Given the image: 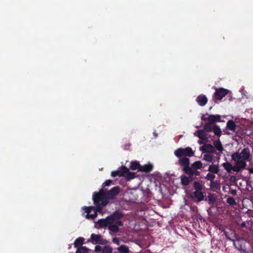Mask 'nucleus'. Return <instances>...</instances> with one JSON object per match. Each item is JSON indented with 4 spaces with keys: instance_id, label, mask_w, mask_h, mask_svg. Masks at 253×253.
Here are the masks:
<instances>
[{
    "instance_id": "42",
    "label": "nucleus",
    "mask_w": 253,
    "mask_h": 253,
    "mask_svg": "<svg viewBox=\"0 0 253 253\" xmlns=\"http://www.w3.org/2000/svg\"><path fill=\"white\" fill-rule=\"evenodd\" d=\"M230 193L232 195H236L237 194V191L235 189H230L229 190Z\"/></svg>"
},
{
    "instance_id": "7",
    "label": "nucleus",
    "mask_w": 253,
    "mask_h": 253,
    "mask_svg": "<svg viewBox=\"0 0 253 253\" xmlns=\"http://www.w3.org/2000/svg\"><path fill=\"white\" fill-rule=\"evenodd\" d=\"M202 121L209 122L213 124L216 122H223V121L221 120V116L219 115H210L208 117H206L203 115L201 117Z\"/></svg>"
},
{
    "instance_id": "47",
    "label": "nucleus",
    "mask_w": 253,
    "mask_h": 253,
    "mask_svg": "<svg viewBox=\"0 0 253 253\" xmlns=\"http://www.w3.org/2000/svg\"><path fill=\"white\" fill-rule=\"evenodd\" d=\"M224 131L225 132V133L227 134H230V132H227V131H225V130H224Z\"/></svg>"
},
{
    "instance_id": "44",
    "label": "nucleus",
    "mask_w": 253,
    "mask_h": 253,
    "mask_svg": "<svg viewBox=\"0 0 253 253\" xmlns=\"http://www.w3.org/2000/svg\"><path fill=\"white\" fill-rule=\"evenodd\" d=\"M241 225V227H245L246 225V223L245 222H243V223H242Z\"/></svg>"
},
{
    "instance_id": "27",
    "label": "nucleus",
    "mask_w": 253,
    "mask_h": 253,
    "mask_svg": "<svg viewBox=\"0 0 253 253\" xmlns=\"http://www.w3.org/2000/svg\"><path fill=\"white\" fill-rule=\"evenodd\" d=\"M101 236L100 235H96L92 234L90 236V239L92 242H95L96 244H98Z\"/></svg>"
},
{
    "instance_id": "5",
    "label": "nucleus",
    "mask_w": 253,
    "mask_h": 253,
    "mask_svg": "<svg viewBox=\"0 0 253 253\" xmlns=\"http://www.w3.org/2000/svg\"><path fill=\"white\" fill-rule=\"evenodd\" d=\"M174 154L180 160L182 157H192L194 154V152L191 147H188L185 148H179L174 151Z\"/></svg>"
},
{
    "instance_id": "36",
    "label": "nucleus",
    "mask_w": 253,
    "mask_h": 253,
    "mask_svg": "<svg viewBox=\"0 0 253 253\" xmlns=\"http://www.w3.org/2000/svg\"><path fill=\"white\" fill-rule=\"evenodd\" d=\"M113 181L110 179L106 180L103 184H102V187L104 188L106 186H109L111 185V184L112 183Z\"/></svg>"
},
{
    "instance_id": "6",
    "label": "nucleus",
    "mask_w": 253,
    "mask_h": 253,
    "mask_svg": "<svg viewBox=\"0 0 253 253\" xmlns=\"http://www.w3.org/2000/svg\"><path fill=\"white\" fill-rule=\"evenodd\" d=\"M236 163L234 166H232L230 163L226 162L222 164V166L224 167V169L228 172H231L232 170L239 172L243 170L242 166L243 165L245 166L244 164L242 161L241 162H235Z\"/></svg>"
},
{
    "instance_id": "17",
    "label": "nucleus",
    "mask_w": 253,
    "mask_h": 253,
    "mask_svg": "<svg viewBox=\"0 0 253 253\" xmlns=\"http://www.w3.org/2000/svg\"><path fill=\"white\" fill-rule=\"evenodd\" d=\"M181 184L183 186H187L190 182V177L185 175H181L180 176Z\"/></svg>"
},
{
    "instance_id": "38",
    "label": "nucleus",
    "mask_w": 253,
    "mask_h": 253,
    "mask_svg": "<svg viewBox=\"0 0 253 253\" xmlns=\"http://www.w3.org/2000/svg\"><path fill=\"white\" fill-rule=\"evenodd\" d=\"M108 242L106 240L101 238L98 244L105 245L107 244Z\"/></svg>"
},
{
    "instance_id": "39",
    "label": "nucleus",
    "mask_w": 253,
    "mask_h": 253,
    "mask_svg": "<svg viewBox=\"0 0 253 253\" xmlns=\"http://www.w3.org/2000/svg\"><path fill=\"white\" fill-rule=\"evenodd\" d=\"M102 247L100 245H96L95 247L94 251L95 253H99L100 251H102Z\"/></svg>"
},
{
    "instance_id": "20",
    "label": "nucleus",
    "mask_w": 253,
    "mask_h": 253,
    "mask_svg": "<svg viewBox=\"0 0 253 253\" xmlns=\"http://www.w3.org/2000/svg\"><path fill=\"white\" fill-rule=\"evenodd\" d=\"M203 167V164L201 161H196L193 163L190 167L192 169L197 170Z\"/></svg>"
},
{
    "instance_id": "31",
    "label": "nucleus",
    "mask_w": 253,
    "mask_h": 253,
    "mask_svg": "<svg viewBox=\"0 0 253 253\" xmlns=\"http://www.w3.org/2000/svg\"><path fill=\"white\" fill-rule=\"evenodd\" d=\"M210 187L212 189H217L219 188V185L216 181L213 180L210 182Z\"/></svg>"
},
{
    "instance_id": "29",
    "label": "nucleus",
    "mask_w": 253,
    "mask_h": 253,
    "mask_svg": "<svg viewBox=\"0 0 253 253\" xmlns=\"http://www.w3.org/2000/svg\"><path fill=\"white\" fill-rule=\"evenodd\" d=\"M208 198L209 204H212L216 200V198L214 194H209L208 196Z\"/></svg>"
},
{
    "instance_id": "32",
    "label": "nucleus",
    "mask_w": 253,
    "mask_h": 253,
    "mask_svg": "<svg viewBox=\"0 0 253 253\" xmlns=\"http://www.w3.org/2000/svg\"><path fill=\"white\" fill-rule=\"evenodd\" d=\"M215 177V175H214V173L212 172H209L208 173L207 175L205 177V178L208 180H210V182L214 180V179Z\"/></svg>"
},
{
    "instance_id": "26",
    "label": "nucleus",
    "mask_w": 253,
    "mask_h": 253,
    "mask_svg": "<svg viewBox=\"0 0 253 253\" xmlns=\"http://www.w3.org/2000/svg\"><path fill=\"white\" fill-rule=\"evenodd\" d=\"M117 250L120 253H128L129 249L126 245H122L117 248Z\"/></svg>"
},
{
    "instance_id": "8",
    "label": "nucleus",
    "mask_w": 253,
    "mask_h": 253,
    "mask_svg": "<svg viewBox=\"0 0 253 253\" xmlns=\"http://www.w3.org/2000/svg\"><path fill=\"white\" fill-rule=\"evenodd\" d=\"M229 92V90L223 88H215V92L213 95L215 100H221Z\"/></svg>"
},
{
    "instance_id": "45",
    "label": "nucleus",
    "mask_w": 253,
    "mask_h": 253,
    "mask_svg": "<svg viewBox=\"0 0 253 253\" xmlns=\"http://www.w3.org/2000/svg\"><path fill=\"white\" fill-rule=\"evenodd\" d=\"M202 140H199V143L200 144H203V143H204V142H203V141Z\"/></svg>"
},
{
    "instance_id": "16",
    "label": "nucleus",
    "mask_w": 253,
    "mask_h": 253,
    "mask_svg": "<svg viewBox=\"0 0 253 253\" xmlns=\"http://www.w3.org/2000/svg\"><path fill=\"white\" fill-rule=\"evenodd\" d=\"M140 165L139 162L138 161H132L130 163V166L129 169L131 170H136L137 169L139 171V169H140Z\"/></svg>"
},
{
    "instance_id": "1",
    "label": "nucleus",
    "mask_w": 253,
    "mask_h": 253,
    "mask_svg": "<svg viewBox=\"0 0 253 253\" xmlns=\"http://www.w3.org/2000/svg\"><path fill=\"white\" fill-rule=\"evenodd\" d=\"M120 192L119 186H115L107 192L102 189L99 192H95L93 194L92 200L95 207H84L83 210L86 212L85 217L87 219H93L97 216V212L102 213L103 208L106 206L110 200H114Z\"/></svg>"
},
{
    "instance_id": "37",
    "label": "nucleus",
    "mask_w": 253,
    "mask_h": 253,
    "mask_svg": "<svg viewBox=\"0 0 253 253\" xmlns=\"http://www.w3.org/2000/svg\"><path fill=\"white\" fill-rule=\"evenodd\" d=\"M126 173H127V176L129 179H133L135 177V173L133 172H129L128 171V172H126Z\"/></svg>"
},
{
    "instance_id": "23",
    "label": "nucleus",
    "mask_w": 253,
    "mask_h": 253,
    "mask_svg": "<svg viewBox=\"0 0 253 253\" xmlns=\"http://www.w3.org/2000/svg\"><path fill=\"white\" fill-rule=\"evenodd\" d=\"M212 131L213 132L214 134L218 137H220L221 135V131L219 126L217 125H214L213 126V129Z\"/></svg>"
},
{
    "instance_id": "25",
    "label": "nucleus",
    "mask_w": 253,
    "mask_h": 253,
    "mask_svg": "<svg viewBox=\"0 0 253 253\" xmlns=\"http://www.w3.org/2000/svg\"><path fill=\"white\" fill-rule=\"evenodd\" d=\"M84 239L83 237H79L76 239L74 243L75 247L77 248L82 246L84 244Z\"/></svg>"
},
{
    "instance_id": "40",
    "label": "nucleus",
    "mask_w": 253,
    "mask_h": 253,
    "mask_svg": "<svg viewBox=\"0 0 253 253\" xmlns=\"http://www.w3.org/2000/svg\"><path fill=\"white\" fill-rule=\"evenodd\" d=\"M230 181L235 182L237 181L236 177L234 175H231L230 177Z\"/></svg>"
},
{
    "instance_id": "48",
    "label": "nucleus",
    "mask_w": 253,
    "mask_h": 253,
    "mask_svg": "<svg viewBox=\"0 0 253 253\" xmlns=\"http://www.w3.org/2000/svg\"><path fill=\"white\" fill-rule=\"evenodd\" d=\"M252 253H253V252Z\"/></svg>"
},
{
    "instance_id": "4",
    "label": "nucleus",
    "mask_w": 253,
    "mask_h": 253,
    "mask_svg": "<svg viewBox=\"0 0 253 253\" xmlns=\"http://www.w3.org/2000/svg\"><path fill=\"white\" fill-rule=\"evenodd\" d=\"M124 216L123 212L120 210H117L112 214L108 216L110 224L116 223L118 225L123 226V222L120 219Z\"/></svg>"
},
{
    "instance_id": "28",
    "label": "nucleus",
    "mask_w": 253,
    "mask_h": 253,
    "mask_svg": "<svg viewBox=\"0 0 253 253\" xmlns=\"http://www.w3.org/2000/svg\"><path fill=\"white\" fill-rule=\"evenodd\" d=\"M193 187L195 191H202L203 185L199 181H195L193 184Z\"/></svg>"
},
{
    "instance_id": "21",
    "label": "nucleus",
    "mask_w": 253,
    "mask_h": 253,
    "mask_svg": "<svg viewBox=\"0 0 253 253\" xmlns=\"http://www.w3.org/2000/svg\"><path fill=\"white\" fill-rule=\"evenodd\" d=\"M214 147L211 144H206L204 152L209 153H213L214 152Z\"/></svg>"
},
{
    "instance_id": "43",
    "label": "nucleus",
    "mask_w": 253,
    "mask_h": 253,
    "mask_svg": "<svg viewBox=\"0 0 253 253\" xmlns=\"http://www.w3.org/2000/svg\"><path fill=\"white\" fill-rule=\"evenodd\" d=\"M249 171L250 173L253 174V168H250L249 169Z\"/></svg>"
},
{
    "instance_id": "15",
    "label": "nucleus",
    "mask_w": 253,
    "mask_h": 253,
    "mask_svg": "<svg viewBox=\"0 0 253 253\" xmlns=\"http://www.w3.org/2000/svg\"><path fill=\"white\" fill-rule=\"evenodd\" d=\"M206 132L203 129L198 130L196 132L197 133V136L200 139L206 141L207 140V136Z\"/></svg>"
},
{
    "instance_id": "35",
    "label": "nucleus",
    "mask_w": 253,
    "mask_h": 253,
    "mask_svg": "<svg viewBox=\"0 0 253 253\" xmlns=\"http://www.w3.org/2000/svg\"><path fill=\"white\" fill-rule=\"evenodd\" d=\"M213 159V157L210 154H205L204 156V160L206 161L211 162Z\"/></svg>"
},
{
    "instance_id": "14",
    "label": "nucleus",
    "mask_w": 253,
    "mask_h": 253,
    "mask_svg": "<svg viewBox=\"0 0 253 253\" xmlns=\"http://www.w3.org/2000/svg\"><path fill=\"white\" fill-rule=\"evenodd\" d=\"M153 168V165L150 163L146 164L144 166L140 165V169H139V171L149 172L152 170Z\"/></svg>"
},
{
    "instance_id": "22",
    "label": "nucleus",
    "mask_w": 253,
    "mask_h": 253,
    "mask_svg": "<svg viewBox=\"0 0 253 253\" xmlns=\"http://www.w3.org/2000/svg\"><path fill=\"white\" fill-rule=\"evenodd\" d=\"M213 125H212V124L208 122L205 124L203 130L206 132H211L213 129Z\"/></svg>"
},
{
    "instance_id": "13",
    "label": "nucleus",
    "mask_w": 253,
    "mask_h": 253,
    "mask_svg": "<svg viewBox=\"0 0 253 253\" xmlns=\"http://www.w3.org/2000/svg\"><path fill=\"white\" fill-rule=\"evenodd\" d=\"M192 198H195L198 202H201L204 199V193L202 191H195L192 195Z\"/></svg>"
},
{
    "instance_id": "33",
    "label": "nucleus",
    "mask_w": 253,
    "mask_h": 253,
    "mask_svg": "<svg viewBox=\"0 0 253 253\" xmlns=\"http://www.w3.org/2000/svg\"><path fill=\"white\" fill-rule=\"evenodd\" d=\"M88 249L85 247H81L78 248L76 253H87Z\"/></svg>"
},
{
    "instance_id": "30",
    "label": "nucleus",
    "mask_w": 253,
    "mask_h": 253,
    "mask_svg": "<svg viewBox=\"0 0 253 253\" xmlns=\"http://www.w3.org/2000/svg\"><path fill=\"white\" fill-rule=\"evenodd\" d=\"M113 248L110 245L104 246L102 250V253H112Z\"/></svg>"
},
{
    "instance_id": "46",
    "label": "nucleus",
    "mask_w": 253,
    "mask_h": 253,
    "mask_svg": "<svg viewBox=\"0 0 253 253\" xmlns=\"http://www.w3.org/2000/svg\"><path fill=\"white\" fill-rule=\"evenodd\" d=\"M192 176H190V175H189V177H190V182H191V181H192L194 179V178H193V177Z\"/></svg>"
},
{
    "instance_id": "11",
    "label": "nucleus",
    "mask_w": 253,
    "mask_h": 253,
    "mask_svg": "<svg viewBox=\"0 0 253 253\" xmlns=\"http://www.w3.org/2000/svg\"><path fill=\"white\" fill-rule=\"evenodd\" d=\"M237 127L238 126L232 120H229L226 123V129H229L233 132H236V130Z\"/></svg>"
},
{
    "instance_id": "2",
    "label": "nucleus",
    "mask_w": 253,
    "mask_h": 253,
    "mask_svg": "<svg viewBox=\"0 0 253 253\" xmlns=\"http://www.w3.org/2000/svg\"><path fill=\"white\" fill-rule=\"evenodd\" d=\"M232 160L234 162L242 161L245 165H243L242 169H245L247 166V162H250L252 160V156L249 147L243 149L240 152H236L231 155Z\"/></svg>"
},
{
    "instance_id": "9",
    "label": "nucleus",
    "mask_w": 253,
    "mask_h": 253,
    "mask_svg": "<svg viewBox=\"0 0 253 253\" xmlns=\"http://www.w3.org/2000/svg\"><path fill=\"white\" fill-rule=\"evenodd\" d=\"M128 172V169L125 166H122L121 167V170H118L113 171L111 172V176L115 177L116 176H123L126 174V172Z\"/></svg>"
},
{
    "instance_id": "18",
    "label": "nucleus",
    "mask_w": 253,
    "mask_h": 253,
    "mask_svg": "<svg viewBox=\"0 0 253 253\" xmlns=\"http://www.w3.org/2000/svg\"><path fill=\"white\" fill-rule=\"evenodd\" d=\"M109 226L108 227V229L114 233H117L119 231V226H120V225H118L116 223H111L109 224Z\"/></svg>"
},
{
    "instance_id": "41",
    "label": "nucleus",
    "mask_w": 253,
    "mask_h": 253,
    "mask_svg": "<svg viewBox=\"0 0 253 253\" xmlns=\"http://www.w3.org/2000/svg\"><path fill=\"white\" fill-rule=\"evenodd\" d=\"M113 242L117 245L120 244V241L117 238H114L113 239Z\"/></svg>"
},
{
    "instance_id": "34",
    "label": "nucleus",
    "mask_w": 253,
    "mask_h": 253,
    "mask_svg": "<svg viewBox=\"0 0 253 253\" xmlns=\"http://www.w3.org/2000/svg\"><path fill=\"white\" fill-rule=\"evenodd\" d=\"M227 203L230 206H234L236 205V202L234 198L232 197H229L227 198Z\"/></svg>"
},
{
    "instance_id": "24",
    "label": "nucleus",
    "mask_w": 253,
    "mask_h": 253,
    "mask_svg": "<svg viewBox=\"0 0 253 253\" xmlns=\"http://www.w3.org/2000/svg\"><path fill=\"white\" fill-rule=\"evenodd\" d=\"M209 171L213 173H217L219 172V169L218 166L212 164L210 166Z\"/></svg>"
},
{
    "instance_id": "10",
    "label": "nucleus",
    "mask_w": 253,
    "mask_h": 253,
    "mask_svg": "<svg viewBox=\"0 0 253 253\" xmlns=\"http://www.w3.org/2000/svg\"><path fill=\"white\" fill-rule=\"evenodd\" d=\"M110 224V222L109 219H108V216L104 219H99L97 222L95 223V227L97 229H100L101 228H103L106 227Z\"/></svg>"
},
{
    "instance_id": "19",
    "label": "nucleus",
    "mask_w": 253,
    "mask_h": 253,
    "mask_svg": "<svg viewBox=\"0 0 253 253\" xmlns=\"http://www.w3.org/2000/svg\"><path fill=\"white\" fill-rule=\"evenodd\" d=\"M213 147H215L217 150H218L220 152H221L223 151V146L219 139L215 140L213 142Z\"/></svg>"
},
{
    "instance_id": "12",
    "label": "nucleus",
    "mask_w": 253,
    "mask_h": 253,
    "mask_svg": "<svg viewBox=\"0 0 253 253\" xmlns=\"http://www.w3.org/2000/svg\"><path fill=\"white\" fill-rule=\"evenodd\" d=\"M196 101L199 105L203 106L207 104L208 102V99L205 95L200 94L197 97Z\"/></svg>"
},
{
    "instance_id": "3",
    "label": "nucleus",
    "mask_w": 253,
    "mask_h": 253,
    "mask_svg": "<svg viewBox=\"0 0 253 253\" xmlns=\"http://www.w3.org/2000/svg\"><path fill=\"white\" fill-rule=\"evenodd\" d=\"M179 164L183 167V171L184 172L190 176H199L200 172L194 169H192V168L189 166L190 160L189 159L183 157L178 161Z\"/></svg>"
}]
</instances>
